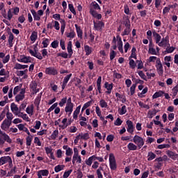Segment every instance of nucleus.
<instances>
[{"label": "nucleus", "mask_w": 178, "mask_h": 178, "mask_svg": "<svg viewBox=\"0 0 178 178\" xmlns=\"http://www.w3.org/2000/svg\"><path fill=\"white\" fill-rule=\"evenodd\" d=\"M29 72V70L25 69L24 70H17L16 71V74L18 77H23V79H27L29 77V75H27V73Z\"/></svg>", "instance_id": "17"}, {"label": "nucleus", "mask_w": 178, "mask_h": 178, "mask_svg": "<svg viewBox=\"0 0 178 178\" xmlns=\"http://www.w3.org/2000/svg\"><path fill=\"white\" fill-rule=\"evenodd\" d=\"M118 113L121 116L126 115V113H127V107L125 105H123L122 108H118Z\"/></svg>", "instance_id": "32"}, {"label": "nucleus", "mask_w": 178, "mask_h": 178, "mask_svg": "<svg viewBox=\"0 0 178 178\" xmlns=\"http://www.w3.org/2000/svg\"><path fill=\"white\" fill-rule=\"evenodd\" d=\"M19 12H20V8L19 7H15L12 9H9L6 13H2L3 17L4 19H7V20H12V17H13V15H19Z\"/></svg>", "instance_id": "3"}, {"label": "nucleus", "mask_w": 178, "mask_h": 178, "mask_svg": "<svg viewBox=\"0 0 178 178\" xmlns=\"http://www.w3.org/2000/svg\"><path fill=\"white\" fill-rule=\"evenodd\" d=\"M136 52H137V49H136V47H133L131 56H129V59H131V58H133L134 59H137V54H136Z\"/></svg>", "instance_id": "43"}, {"label": "nucleus", "mask_w": 178, "mask_h": 178, "mask_svg": "<svg viewBox=\"0 0 178 178\" xmlns=\"http://www.w3.org/2000/svg\"><path fill=\"white\" fill-rule=\"evenodd\" d=\"M159 47H168L169 45V36L163 38L159 42Z\"/></svg>", "instance_id": "19"}, {"label": "nucleus", "mask_w": 178, "mask_h": 178, "mask_svg": "<svg viewBox=\"0 0 178 178\" xmlns=\"http://www.w3.org/2000/svg\"><path fill=\"white\" fill-rule=\"evenodd\" d=\"M31 143H33V135H28L26 138V147H31Z\"/></svg>", "instance_id": "33"}, {"label": "nucleus", "mask_w": 178, "mask_h": 178, "mask_svg": "<svg viewBox=\"0 0 178 178\" xmlns=\"http://www.w3.org/2000/svg\"><path fill=\"white\" fill-rule=\"evenodd\" d=\"M49 39L44 38L42 42L43 45V48H48V45H49Z\"/></svg>", "instance_id": "61"}, {"label": "nucleus", "mask_w": 178, "mask_h": 178, "mask_svg": "<svg viewBox=\"0 0 178 178\" xmlns=\"http://www.w3.org/2000/svg\"><path fill=\"white\" fill-rule=\"evenodd\" d=\"M104 87L106 90H113V83H109L108 82H105Z\"/></svg>", "instance_id": "62"}, {"label": "nucleus", "mask_w": 178, "mask_h": 178, "mask_svg": "<svg viewBox=\"0 0 178 178\" xmlns=\"http://www.w3.org/2000/svg\"><path fill=\"white\" fill-rule=\"evenodd\" d=\"M76 31V34L78 35V38H80L81 40L83 39V30H81V27L77 26V24L74 25Z\"/></svg>", "instance_id": "29"}, {"label": "nucleus", "mask_w": 178, "mask_h": 178, "mask_svg": "<svg viewBox=\"0 0 178 178\" xmlns=\"http://www.w3.org/2000/svg\"><path fill=\"white\" fill-rule=\"evenodd\" d=\"M29 67V65H22L20 63H16L14 69L16 70H24Z\"/></svg>", "instance_id": "28"}, {"label": "nucleus", "mask_w": 178, "mask_h": 178, "mask_svg": "<svg viewBox=\"0 0 178 178\" xmlns=\"http://www.w3.org/2000/svg\"><path fill=\"white\" fill-rule=\"evenodd\" d=\"M31 13H32L34 20L38 22L41 19V17H40V15L37 14V12H35V10H31Z\"/></svg>", "instance_id": "40"}, {"label": "nucleus", "mask_w": 178, "mask_h": 178, "mask_svg": "<svg viewBox=\"0 0 178 178\" xmlns=\"http://www.w3.org/2000/svg\"><path fill=\"white\" fill-rule=\"evenodd\" d=\"M38 37V35L37 32L33 31L30 36V40H31V41H32V42H35V41H37Z\"/></svg>", "instance_id": "44"}, {"label": "nucleus", "mask_w": 178, "mask_h": 178, "mask_svg": "<svg viewBox=\"0 0 178 178\" xmlns=\"http://www.w3.org/2000/svg\"><path fill=\"white\" fill-rule=\"evenodd\" d=\"M88 138H90V134H88V133H86V134H79L77 136H76V140H88Z\"/></svg>", "instance_id": "26"}, {"label": "nucleus", "mask_w": 178, "mask_h": 178, "mask_svg": "<svg viewBox=\"0 0 178 178\" xmlns=\"http://www.w3.org/2000/svg\"><path fill=\"white\" fill-rule=\"evenodd\" d=\"M33 143L34 144H35V145H37L38 147H41L42 145V143L41 142V140H40V138L35 136L33 140Z\"/></svg>", "instance_id": "51"}, {"label": "nucleus", "mask_w": 178, "mask_h": 178, "mask_svg": "<svg viewBox=\"0 0 178 178\" xmlns=\"http://www.w3.org/2000/svg\"><path fill=\"white\" fill-rule=\"evenodd\" d=\"M102 81V76H99L97 80V90L99 91V93L101 94L102 92V86H101V83Z\"/></svg>", "instance_id": "35"}, {"label": "nucleus", "mask_w": 178, "mask_h": 178, "mask_svg": "<svg viewBox=\"0 0 178 178\" xmlns=\"http://www.w3.org/2000/svg\"><path fill=\"white\" fill-rule=\"evenodd\" d=\"M99 106L101 108H108V103L104 99H101L99 101Z\"/></svg>", "instance_id": "63"}, {"label": "nucleus", "mask_w": 178, "mask_h": 178, "mask_svg": "<svg viewBox=\"0 0 178 178\" xmlns=\"http://www.w3.org/2000/svg\"><path fill=\"white\" fill-rule=\"evenodd\" d=\"M29 88L31 91L32 92V95H35L37 92H40V88H38V86L37 84V82L35 81H33L31 82L29 85Z\"/></svg>", "instance_id": "7"}, {"label": "nucleus", "mask_w": 178, "mask_h": 178, "mask_svg": "<svg viewBox=\"0 0 178 178\" xmlns=\"http://www.w3.org/2000/svg\"><path fill=\"white\" fill-rule=\"evenodd\" d=\"M163 94H165V92H163V90H159L158 92H156L152 95V98H153V99H156V98H159V97H162V95H163Z\"/></svg>", "instance_id": "42"}, {"label": "nucleus", "mask_w": 178, "mask_h": 178, "mask_svg": "<svg viewBox=\"0 0 178 178\" xmlns=\"http://www.w3.org/2000/svg\"><path fill=\"white\" fill-rule=\"evenodd\" d=\"M84 50H85L86 56H88L91 55V54H92V47H90L87 44L84 45Z\"/></svg>", "instance_id": "31"}, {"label": "nucleus", "mask_w": 178, "mask_h": 178, "mask_svg": "<svg viewBox=\"0 0 178 178\" xmlns=\"http://www.w3.org/2000/svg\"><path fill=\"white\" fill-rule=\"evenodd\" d=\"M166 154L170 158V159H172V161H177L178 154H177L176 152L172 150H167Z\"/></svg>", "instance_id": "18"}, {"label": "nucleus", "mask_w": 178, "mask_h": 178, "mask_svg": "<svg viewBox=\"0 0 178 178\" xmlns=\"http://www.w3.org/2000/svg\"><path fill=\"white\" fill-rule=\"evenodd\" d=\"M137 87V84L136 83H134L131 85V86L130 87V94L131 95H134V94H136V88Z\"/></svg>", "instance_id": "56"}, {"label": "nucleus", "mask_w": 178, "mask_h": 178, "mask_svg": "<svg viewBox=\"0 0 178 178\" xmlns=\"http://www.w3.org/2000/svg\"><path fill=\"white\" fill-rule=\"evenodd\" d=\"M8 163L9 168L13 167V161H12V157L10 156H3L0 157V166H3Z\"/></svg>", "instance_id": "4"}, {"label": "nucleus", "mask_w": 178, "mask_h": 178, "mask_svg": "<svg viewBox=\"0 0 178 178\" xmlns=\"http://www.w3.org/2000/svg\"><path fill=\"white\" fill-rule=\"evenodd\" d=\"M81 163V156L79 154H75L72 156V164Z\"/></svg>", "instance_id": "24"}, {"label": "nucleus", "mask_w": 178, "mask_h": 178, "mask_svg": "<svg viewBox=\"0 0 178 178\" xmlns=\"http://www.w3.org/2000/svg\"><path fill=\"white\" fill-rule=\"evenodd\" d=\"M13 40H15V36L13 35V33H10L8 36V45L10 48L13 47Z\"/></svg>", "instance_id": "36"}, {"label": "nucleus", "mask_w": 178, "mask_h": 178, "mask_svg": "<svg viewBox=\"0 0 178 178\" xmlns=\"http://www.w3.org/2000/svg\"><path fill=\"white\" fill-rule=\"evenodd\" d=\"M11 112L15 115V116H19L20 113H22V111L20 110V107H17L16 104L11 103L10 104Z\"/></svg>", "instance_id": "10"}, {"label": "nucleus", "mask_w": 178, "mask_h": 178, "mask_svg": "<svg viewBox=\"0 0 178 178\" xmlns=\"http://www.w3.org/2000/svg\"><path fill=\"white\" fill-rule=\"evenodd\" d=\"M109 166L111 170H116L118 168V165L116 164V159L115 158V154L111 153L109 154Z\"/></svg>", "instance_id": "5"}, {"label": "nucleus", "mask_w": 178, "mask_h": 178, "mask_svg": "<svg viewBox=\"0 0 178 178\" xmlns=\"http://www.w3.org/2000/svg\"><path fill=\"white\" fill-rule=\"evenodd\" d=\"M156 158V154L152 152H149L147 154V161H154Z\"/></svg>", "instance_id": "48"}, {"label": "nucleus", "mask_w": 178, "mask_h": 178, "mask_svg": "<svg viewBox=\"0 0 178 178\" xmlns=\"http://www.w3.org/2000/svg\"><path fill=\"white\" fill-rule=\"evenodd\" d=\"M155 67L159 76H163V65H162L161 60L156 62Z\"/></svg>", "instance_id": "8"}, {"label": "nucleus", "mask_w": 178, "mask_h": 178, "mask_svg": "<svg viewBox=\"0 0 178 178\" xmlns=\"http://www.w3.org/2000/svg\"><path fill=\"white\" fill-rule=\"evenodd\" d=\"M123 24L125 26V27H131V24L130 23V19H129V17H126Z\"/></svg>", "instance_id": "53"}, {"label": "nucleus", "mask_w": 178, "mask_h": 178, "mask_svg": "<svg viewBox=\"0 0 178 178\" xmlns=\"http://www.w3.org/2000/svg\"><path fill=\"white\" fill-rule=\"evenodd\" d=\"M80 109H81V106H77L76 110L73 113V118L75 119V120H77L79 113H80Z\"/></svg>", "instance_id": "39"}, {"label": "nucleus", "mask_w": 178, "mask_h": 178, "mask_svg": "<svg viewBox=\"0 0 178 178\" xmlns=\"http://www.w3.org/2000/svg\"><path fill=\"white\" fill-rule=\"evenodd\" d=\"M90 9H92V10H101V7L96 1H93L90 4Z\"/></svg>", "instance_id": "34"}, {"label": "nucleus", "mask_w": 178, "mask_h": 178, "mask_svg": "<svg viewBox=\"0 0 178 178\" xmlns=\"http://www.w3.org/2000/svg\"><path fill=\"white\" fill-rule=\"evenodd\" d=\"M38 44H33L31 47L33 48V50L31 49H29L28 51L31 55V56H34V58H36L37 59H39V60H42L43 58H45L48 55V50L47 49H43L41 50V53L38 51Z\"/></svg>", "instance_id": "1"}, {"label": "nucleus", "mask_w": 178, "mask_h": 178, "mask_svg": "<svg viewBox=\"0 0 178 178\" xmlns=\"http://www.w3.org/2000/svg\"><path fill=\"white\" fill-rule=\"evenodd\" d=\"M0 136H1V137H3V140H5L6 141V143H8V144H11L12 139H10V137H9L8 135L6 134V133L2 131V130H1V129H0Z\"/></svg>", "instance_id": "22"}, {"label": "nucleus", "mask_w": 178, "mask_h": 178, "mask_svg": "<svg viewBox=\"0 0 178 178\" xmlns=\"http://www.w3.org/2000/svg\"><path fill=\"white\" fill-rule=\"evenodd\" d=\"M129 67L131 69H136V66H137V64L136 63V61L134 60L129 58Z\"/></svg>", "instance_id": "58"}, {"label": "nucleus", "mask_w": 178, "mask_h": 178, "mask_svg": "<svg viewBox=\"0 0 178 178\" xmlns=\"http://www.w3.org/2000/svg\"><path fill=\"white\" fill-rule=\"evenodd\" d=\"M65 169V165H58L54 168V171L56 173H59V172Z\"/></svg>", "instance_id": "47"}, {"label": "nucleus", "mask_w": 178, "mask_h": 178, "mask_svg": "<svg viewBox=\"0 0 178 178\" xmlns=\"http://www.w3.org/2000/svg\"><path fill=\"white\" fill-rule=\"evenodd\" d=\"M66 37L72 40L76 37V33L74 31H71L70 32L66 33Z\"/></svg>", "instance_id": "54"}, {"label": "nucleus", "mask_w": 178, "mask_h": 178, "mask_svg": "<svg viewBox=\"0 0 178 178\" xmlns=\"http://www.w3.org/2000/svg\"><path fill=\"white\" fill-rule=\"evenodd\" d=\"M59 136V131L56 129L53 131V133L50 136V140H56V137Z\"/></svg>", "instance_id": "45"}, {"label": "nucleus", "mask_w": 178, "mask_h": 178, "mask_svg": "<svg viewBox=\"0 0 178 178\" xmlns=\"http://www.w3.org/2000/svg\"><path fill=\"white\" fill-rule=\"evenodd\" d=\"M127 148L129 151H136L137 148H138V146L133 143H129L127 145Z\"/></svg>", "instance_id": "37"}, {"label": "nucleus", "mask_w": 178, "mask_h": 178, "mask_svg": "<svg viewBox=\"0 0 178 178\" xmlns=\"http://www.w3.org/2000/svg\"><path fill=\"white\" fill-rule=\"evenodd\" d=\"M118 51H120V52L121 54H123L124 51H123V42L122 41V38H120V39L118 41Z\"/></svg>", "instance_id": "38"}, {"label": "nucleus", "mask_w": 178, "mask_h": 178, "mask_svg": "<svg viewBox=\"0 0 178 178\" xmlns=\"http://www.w3.org/2000/svg\"><path fill=\"white\" fill-rule=\"evenodd\" d=\"M148 62L149 63H155V62H158V60H161V58L156 57V56H149V58H148Z\"/></svg>", "instance_id": "46"}, {"label": "nucleus", "mask_w": 178, "mask_h": 178, "mask_svg": "<svg viewBox=\"0 0 178 178\" xmlns=\"http://www.w3.org/2000/svg\"><path fill=\"white\" fill-rule=\"evenodd\" d=\"M105 27V24L102 21L97 22H94V28L97 31H102V29Z\"/></svg>", "instance_id": "16"}, {"label": "nucleus", "mask_w": 178, "mask_h": 178, "mask_svg": "<svg viewBox=\"0 0 178 178\" xmlns=\"http://www.w3.org/2000/svg\"><path fill=\"white\" fill-rule=\"evenodd\" d=\"M131 32V27H126L123 33H122L121 35H122V37H124V35H129Z\"/></svg>", "instance_id": "50"}, {"label": "nucleus", "mask_w": 178, "mask_h": 178, "mask_svg": "<svg viewBox=\"0 0 178 178\" xmlns=\"http://www.w3.org/2000/svg\"><path fill=\"white\" fill-rule=\"evenodd\" d=\"M148 54H149V55H158L156 49L154 48V44H152V42H150L149 44Z\"/></svg>", "instance_id": "23"}, {"label": "nucleus", "mask_w": 178, "mask_h": 178, "mask_svg": "<svg viewBox=\"0 0 178 178\" xmlns=\"http://www.w3.org/2000/svg\"><path fill=\"white\" fill-rule=\"evenodd\" d=\"M127 131L130 133V134H133L134 133V125L133 124V122L130 120H127Z\"/></svg>", "instance_id": "15"}, {"label": "nucleus", "mask_w": 178, "mask_h": 178, "mask_svg": "<svg viewBox=\"0 0 178 178\" xmlns=\"http://www.w3.org/2000/svg\"><path fill=\"white\" fill-rule=\"evenodd\" d=\"M177 4L175 3V5H169L167 7H165L163 10V15H166V13H169L170 12V9H173V8H176Z\"/></svg>", "instance_id": "30"}, {"label": "nucleus", "mask_w": 178, "mask_h": 178, "mask_svg": "<svg viewBox=\"0 0 178 178\" xmlns=\"http://www.w3.org/2000/svg\"><path fill=\"white\" fill-rule=\"evenodd\" d=\"M25 94H26V89L24 88L21 89L19 93L15 96L16 102H20V101H23V99H24V97H25Z\"/></svg>", "instance_id": "12"}, {"label": "nucleus", "mask_w": 178, "mask_h": 178, "mask_svg": "<svg viewBox=\"0 0 178 178\" xmlns=\"http://www.w3.org/2000/svg\"><path fill=\"white\" fill-rule=\"evenodd\" d=\"M40 176H48L49 175V171L48 170H41L38 172Z\"/></svg>", "instance_id": "57"}, {"label": "nucleus", "mask_w": 178, "mask_h": 178, "mask_svg": "<svg viewBox=\"0 0 178 178\" xmlns=\"http://www.w3.org/2000/svg\"><path fill=\"white\" fill-rule=\"evenodd\" d=\"M137 73L138 76L140 77V79H142L143 80L147 81V76H145V74H144V72L141 70H138L137 71Z\"/></svg>", "instance_id": "59"}, {"label": "nucleus", "mask_w": 178, "mask_h": 178, "mask_svg": "<svg viewBox=\"0 0 178 178\" xmlns=\"http://www.w3.org/2000/svg\"><path fill=\"white\" fill-rule=\"evenodd\" d=\"M11 124L12 122L8 120H4L1 124V130H4V131H7L8 130H9V128L10 127Z\"/></svg>", "instance_id": "14"}, {"label": "nucleus", "mask_w": 178, "mask_h": 178, "mask_svg": "<svg viewBox=\"0 0 178 178\" xmlns=\"http://www.w3.org/2000/svg\"><path fill=\"white\" fill-rule=\"evenodd\" d=\"M18 118H22V119H23V120L25 122H30V118H29V115H27L26 113L21 112L18 115Z\"/></svg>", "instance_id": "41"}, {"label": "nucleus", "mask_w": 178, "mask_h": 178, "mask_svg": "<svg viewBox=\"0 0 178 178\" xmlns=\"http://www.w3.org/2000/svg\"><path fill=\"white\" fill-rule=\"evenodd\" d=\"M74 106V104H66L65 106V111L69 117H70V115H72L73 112Z\"/></svg>", "instance_id": "20"}, {"label": "nucleus", "mask_w": 178, "mask_h": 178, "mask_svg": "<svg viewBox=\"0 0 178 178\" xmlns=\"http://www.w3.org/2000/svg\"><path fill=\"white\" fill-rule=\"evenodd\" d=\"M62 124L61 125H59V127H60L63 129H66V127H67V118H64L62 120Z\"/></svg>", "instance_id": "55"}, {"label": "nucleus", "mask_w": 178, "mask_h": 178, "mask_svg": "<svg viewBox=\"0 0 178 178\" xmlns=\"http://www.w3.org/2000/svg\"><path fill=\"white\" fill-rule=\"evenodd\" d=\"M90 13L93 16V17H95L98 20H101V19H102V15L101 14H98L96 10L90 9Z\"/></svg>", "instance_id": "25"}, {"label": "nucleus", "mask_w": 178, "mask_h": 178, "mask_svg": "<svg viewBox=\"0 0 178 178\" xmlns=\"http://www.w3.org/2000/svg\"><path fill=\"white\" fill-rule=\"evenodd\" d=\"M147 92H148V88L145 87L144 89H143L140 93H138V97L140 98H144V95L147 94Z\"/></svg>", "instance_id": "52"}, {"label": "nucleus", "mask_w": 178, "mask_h": 178, "mask_svg": "<svg viewBox=\"0 0 178 178\" xmlns=\"http://www.w3.org/2000/svg\"><path fill=\"white\" fill-rule=\"evenodd\" d=\"M133 142L134 144H136L139 148H143L144 146L145 142L144 139L138 136V135H135L133 138Z\"/></svg>", "instance_id": "6"}, {"label": "nucleus", "mask_w": 178, "mask_h": 178, "mask_svg": "<svg viewBox=\"0 0 178 178\" xmlns=\"http://www.w3.org/2000/svg\"><path fill=\"white\" fill-rule=\"evenodd\" d=\"M178 92V84L172 89V94L173 97H176Z\"/></svg>", "instance_id": "64"}, {"label": "nucleus", "mask_w": 178, "mask_h": 178, "mask_svg": "<svg viewBox=\"0 0 178 178\" xmlns=\"http://www.w3.org/2000/svg\"><path fill=\"white\" fill-rule=\"evenodd\" d=\"M73 44L72 43V41H69L67 46V51L68 52H63V53H58L57 54V56H61V58H63L64 59H67L68 56L69 58H72V55H73V49H72Z\"/></svg>", "instance_id": "2"}, {"label": "nucleus", "mask_w": 178, "mask_h": 178, "mask_svg": "<svg viewBox=\"0 0 178 178\" xmlns=\"http://www.w3.org/2000/svg\"><path fill=\"white\" fill-rule=\"evenodd\" d=\"M136 63H138L137 67L138 70L144 69V63L141 60H137Z\"/></svg>", "instance_id": "60"}, {"label": "nucleus", "mask_w": 178, "mask_h": 178, "mask_svg": "<svg viewBox=\"0 0 178 178\" xmlns=\"http://www.w3.org/2000/svg\"><path fill=\"white\" fill-rule=\"evenodd\" d=\"M152 35L154 38L156 44H159L161 40H162V37L161 36V35H159V33H158L156 31L154 30L152 31Z\"/></svg>", "instance_id": "21"}, {"label": "nucleus", "mask_w": 178, "mask_h": 178, "mask_svg": "<svg viewBox=\"0 0 178 178\" xmlns=\"http://www.w3.org/2000/svg\"><path fill=\"white\" fill-rule=\"evenodd\" d=\"M6 119L5 120H9V122H12L13 120V114L8 110V112L6 113Z\"/></svg>", "instance_id": "49"}, {"label": "nucleus", "mask_w": 178, "mask_h": 178, "mask_svg": "<svg viewBox=\"0 0 178 178\" xmlns=\"http://www.w3.org/2000/svg\"><path fill=\"white\" fill-rule=\"evenodd\" d=\"M26 112L30 116H33L34 115V105L31 104L26 107Z\"/></svg>", "instance_id": "27"}, {"label": "nucleus", "mask_w": 178, "mask_h": 178, "mask_svg": "<svg viewBox=\"0 0 178 178\" xmlns=\"http://www.w3.org/2000/svg\"><path fill=\"white\" fill-rule=\"evenodd\" d=\"M11 112L15 115V116H19L20 113H22V111L20 110V107H17L16 104L11 103L10 104Z\"/></svg>", "instance_id": "9"}, {"label": "nucleus", "mask_w": 178, "mask_h": 178, "mask_svg": "<svg viewBox=\"0 0 178 178\" xmlns=\"http://www.w3.org/2000/svg\"><path fill=\"white\" fill-rule=\"evenodd\" d=\"M45 74H49V76H56L58 70L54 67H49L45 69Z\"/></svg>", "instance_id": "13"}, {"label": "nucleus", "mask_w": 178, "mask_h": 178, "mask_svg": "<svg viewBox=\"0 0 178 178\" xmlns=\"http://www.w3.org/2000/svg\"><path fill=\"white\" fill-rule=\"evenodd\" d=\"M17 62L21 63H31V57L25 55H20L17 58Z\"/></svg>", "instance_id": "11"}]
</instances>
